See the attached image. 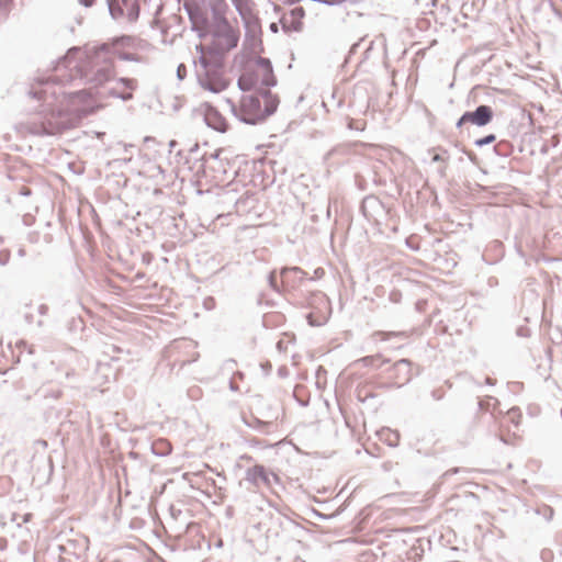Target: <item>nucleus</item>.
<instances>
[{
	"label": "nucleus",
	"instance_id": "6e6552de",
	"mask_svg": "<svg viewBox=\"0 0 562 562\" xmlns=\"http://www.w3.org/2000/svg\"><path fill=\"white\" fill-rule=\"evenodd\" d=\"M357 362L363 367L380 368L382 364L386 362V359H384L381 355H375L361 358Z\"/></svg>",
	"mask_w": 562,
	"mask_h": 562
},
{
	"label": "nucleus",
	"instance_id": "9b49d317",
	"mask_svg": "<svg viewBox=\"0 0 562 562\" xmlns=\"http://www.w3.org/2000/svg\"><path fill=\"white\" fill-rule=\"evenodd\" d=\"M506 418L515 426H519L522 419V414L519 408H510L506 414Z\"/></svg>",
	"mask_w": 562,
	"mask_h": 562
},
{
	"label": "nucleus",
	"instance_id": "f257e3e1",
	"mask_svg": "<svg viewBox=\"0 0 562 562\" xmlns=\"http://www.w3.org/2000/svg\"><path fill=\"white\" fill-rule=\"evenodd\" d=\"M87 94H74L69 97L59 109L49 113L46 122L40 128L34 130L36 134L55 135L64 131L77 127L82 117L93 112L92 104L81 106V100Z\"/></svg>",
	"mask_w": 562,
	"mask_h": 562
},
{
	"label": "nucleus",
	"instance_id": "f03ea898",
	"mask_svg": "<svg viewBox=\"0 0 562 562\" xmlns=\"http://www.w3.org/2000/svg\"><path fill=\"white\" fill-rule=\"evenodd\" d=\"M266 108H261V103L259 98L254 95H248L243 98L240 110L244 116V120L247 123L256 124L260 121H263L267 116H269L277 108L276 100L269 94L266 93L263 95Z\"/></svg>",
	"mask_w": 562,
	"mask_h": 562
},
{
	"label": "nucleus",
	"instance_id": "423d86ee",
	"mask_svg": "<svg viewBox=\"0 0 562 562\" xmlns=\"http://www.w3.org/2000/svg\"><path fill=\"white\" fill-rule=\"evenodd\" d=\"M135 81L131 79H121L116 82V86L112 89L111 94L123 100H128L133 97L135 89Z\"/></svg>",
	"mask_w": 562,
	"mask_h": 562
},
{
	"label": "nucleus",
	"instance_id": "2eb2a0df",
	"mask_svg": "<svg viewBox=\"0 0 562 562\" xmlns=\"http://www.w3.org/2000/svg\"><path fill=\"white\" fill-rule=\"evenodd\" d=\"M252 473H254L255 475H258V476L262 477L263 480H266V475H265V472H263V468H262V467H255V468L252 469Z\"/></svg>",
	"mask_w": 562,
	"mask_h": 562
},
{
	"label": "nucleus",
	"instance_id": "9d476101",
	"mask_svg": "<svg viewBox=\"0 0 562 562\" xmlns=\"http://www.w3.org/2000/svg\"><path fill=\"white\" fill-rule=\"evenodd\" d=\"M381 436L385 438L390 446H397L400 441V435L396 431H393L390 428H384L381 430Z\"/></svg>",
	"mask_w": 562,
	"mask_h": 562
},
{
	"label": "nucleus",
	"instance_id": "ddd939ff",
	"mask_svg": "<svg viewBox=\"0 0 562 562\" xmlns=\"http://www.w3.org/2000/svg\"><path fill=\"white\" fill-rule=\"evenodd\" d=\"M357 396L360 401L364 402L366 400L372 397L373 394L369 391V385L364 383L357 387Z\"/></svg>",
	"mask_w": 562,
	"mask_h": 562
},
{
	"label": "nucleus",
	"instance_id": "dca6fc26",
	"mask_svg": "<svg viewBox=\"0 0 562 562\" xmlns=\"http://www.w3.org/2000/svg\"><path fill=\"white\" fill-rule=\"evenodd\" d=\"M494 140H495V136L494 135H490V136H486L484 139L479 140L477 144L479 145H484V144H490V143H492Z\"/></svg>",
	"mask_w": 562,
	"mask_h": 562
},
{
	"label": "nucleus",
	"instance_id": "a211bd4d",
	"mask_svg": "<svg viewBox=\"0 0 562 562\" xmlns=\"http://www.w3.org/2000/svg\"><path fill=\"white\" fill-rule=\"evenodd\" d=\"M161 445H166L169 448V445L165 441H161Z\"/></svg>",
	"mask_w": 562,
	"mask_h": 562
},
{
	"label": "nucleus",
	"instance_id": "f8f14e48",
	"mask_svg": "<svg viewBox=\"0 0 562 562\" xmlns=\"http://www.w3.org/2000/svg\"><path fill=\"white\" fill-rule=\"evenodd\" d=\"M238 34L237 32L227 24V49H231L237 45Z\"/></svg>",
	"mask_w": 562,
	"mask_h": 562
},
{
	"label": "nucleus",
	"instance_id": "f3484780",
	"mask_svg": "<svg viewBox=\"0 0 562 562\" xmlns=\"http://www.w3.org/2000/svg\"><path fill=\"white\" fill-rule=\"evenodd\" d=\"M239 86H240L243 89H245V90L250 89V85L246 83V79H245V77H241V78L239 79Z\"/></svg>",
	"mask_w": 562,
	"mask_h": 562
},
{
	"label": "nucleus",
	"instance_id": "39448f33",
	"mask_svg": "<svg viewBox=\"0 0 562 562\" xmlns=\"http://www.w3.org/2000/svg\"><path fill=\"white\" fill-rule=\"evenodd\" d=\"M204 116L209 126L220 132H224L226 130V122L224 117L212 106L204 105Z\"/></svg>",
	"mask_w": 562,
	"mask_h": 562
},
{
	"label": "nucleus",
	"instance_id": "0eeeda50",
	"mask_svg": "<svg viewBox=\"0 0 562 562\" xmlns=\"http://www.w3.org/2000/svg\"><path fill=\"white\" fill-rule=\"evenodd\" d=\"M321 304L324 308V313L315 315L314 313L308 314L307 319L312 326H321L326 323L329 314V303L324 297L321 299Z\"/></svg>",
	"mask_w": 562,
	"mask_h": 562
},
{
	"label": "nucleus",
	"instance_id": "7ed1b4c3",
	"mask_svg": "<svg viewBox=\"0 0 562 562\" xmlns=\"http://www.w3.org/2000/svg\"><path fill=\"white\" fill-rule=\"evenodd\" d=\"M493 117V111L487 105H480L474 112H465L457 125L460 127L464 123H472L477 126H484L491 122Z\"/></svg>",
	"mask_w": 562,
	"mask_h": 562
},
{
	"label": "nucleus",
	"instance_id": "20e7f679",
	"mask_svg": "<svg viewBox=\"0 0 562 562\" xmlns=\"http://www.w3.org/2000/svg\"><path fill=\"white\" fill-rule=\"evenodd\" d=\"M306 272L297 267L285 268L281 271V282L285 290L299 286L305 279Z\"/></svg>",
	"mask_w": 562,
	"mask_h": 562
},
{
	"label": "nucleus",
	"instance_id": "1a4fd4ad",
	"mask_svg": "<svg viewBox=\"0 0 562 562\" xmlns=\"http://www.w3.org/2000/svg\"><path fill=\"white\" fill-rule=\"evenodd\" d=\"M226 86H228V81L225 82L223 79L218 78L216 80H212V79H209L206 80L204 83H203V87L205 89H209L213 92H220L222 91L223 89L226 88Z\"/></svg>",
	"mask_w": 562,
	"mask_h": 562
},
{
	"label": "nucleus",
	"instance_id": "4468645a",
	"mask_svg": "<svg viewBox=\"0 0 562 562\" xmlns=\"http://www.w3.org/2000/svg\"><path fill=\"white\" fill-rule=\"evenodd\" d=\"M77 94H87V97L81 100V103H80L81 106L92 104L93 111L99 108L97 105V99L90 92L81 91V92H78Z\"/></svg>",
	"mask_w": 562,
	"mask_h": 562
}]
</instances>
